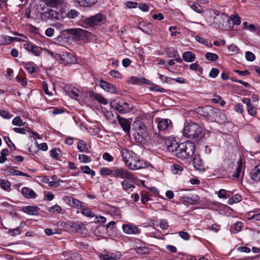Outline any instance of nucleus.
Returning a JSON list of instances; mask_svg holds the SVG:
<instances>
[{
  "instance_id": "obj_38",
  "label": "nucleus",
  "mask_w": 260,
  "mask_h": 260,
  "mask_svg": "<svg viewBox=\"0 0 260 260\" xmlns=\"http://www.w3.org/2000/svg\"><path fill=\"white\" fill-rule=\"evenodd\" d=\"M85 203L81 202L76 199L74 198L71 207L81 209L84 207Z\"/></svg>"
},
{
  "instance_id": "obj_58",
  "label": "nucleus",
  "mask_w": 260,
  "mask_h": 260,
  "mask_svg": "<svg viewBox=\"0 0 260 260\" xmlns=\"http://www.w3.org/2000/svg\"><path fill=\"white\" fill-rule=\"evenodd\" d=\"M62 200L66 204L71 207L74 198L71 196H66L63 197Z\"/></svg>"
},
{
  "instance_id": "obj_37",
  "label": "nucleus",
  "mask_w": 260,
  "mask_h": 260,
  "mask_svg": "<svg viewBox=\"0 0 260 260\" xmlns=\"http://www.w3.org/2000/svg\"><path fill=\"white\" fill-rule=\"evenodd\" d=\"M80 169L82 170L83 173L85 174L90 175L92 177H93L95 175V171L91 170L90 168L87 166H81Z\"/></svg>"
},
{
  "instance_id": "obj_57",
  "label": "nucleus",
  "mask_w": 260,
  "mask_h": 260,
  "mask_svg": "<svg viewBox=\"0 0 260 260\" xmlns=\"http://www.w3.org/2000/svg\"><path fill=\"white\" fill-rule=\"evenodd\" d=\"M245 58L247 60L252 61L255 59V56L252 52L247 51L245 53Z\"/></svg>"
},
{
  "instance_id": "obj_59",
  "label": "nucleus",
  "mask_w": 260,
  "mask_h": 260,
  "mask_svg": "<svg viewBox=\"0 0 260 260\" xmlns=\"http://www.w3.org/2000/svg\"><path fill=\"white\" fill-rule=\"evenodd\" d=\"M60 182H63V181L60 179L57 181H50L48 182V184L50 187L56 188L60 185Z\"/></svg>"
},
{
  "instance_id": "obj_41",
  "label": "nucleus",
  "mask_w": 260,
  "mask_h": 260,
  "mask_svg": "<svg viewBox=\"0 0 260 260\" xmlns=\"http://www.w3.org/2000/svg\"><path fill=\"white\" fill-rule=\"evenodd\" d=\"M7 233L11 236H16L17 235H19L21 234V231L18 227H17L14 229H9L7 232Z\"/></svg>"
},
{
  "instance_id": "obj_29",
  "label": "nucleus",
  "mask_w": 260,
  "mask_h": 260,
  "mask_svg": "<svg viewBox=\"0 0 260 260\" xmlns=\"http://www.w3.org/2000/svg\"><path fill=\"white\" fill-rule=\"evenodd\" d=\"M77 2L80 6L88 7L94 5L98 0H77Z\"/></svg>"
},
{
  "instance_id": "obj_49",
  "label": "nucleus",
  "mask_w": 260,
  "mask_h": 260,
  "mask_svg": "<svg viewBox=\"0 0 260 260\" xmlns=\"http://www.w3.org/2000/svg\"><path fill=\"white\" fill-rule=\"evenodd\" d=\"M79 159L84 163H88L91 161V158L90 157L87 156L84 154H80L79 155Z\"/></svg>"
},
{
  "instance_id": "obj_63",
  "label": "nucleus",
  "mask_w": 260,
  "mask_h": 260,
  "mask_svg": "<svg viewBox=\"0 0 260 260\" xmlns=\"http://www.w3.org/2000/svg\"><path fill=\"white\" fill-rule=\"evenodd\" d=\"M103 158L108 162H111L113 160V157L108 152H105L103 153Z\"/></svg>"
},
{
  "instance_id": "obj_7",
  "label": "nucleus",
  "mask_w": 260,
  "mask_h": 260,
  "mask_svg": "<svg viewBox=\"0 0 260 260\" xmlns=\"http://www.w3.org/2000/svg\"><path fill=\"white\" fill-rule=\"evenodd\" d=\"M110 106L121 114H125L131 111L129 105L126 102H116L113 101L110 103Z\"/></svg>"
},
{
  "instance_id": "obj_9",
  "label": "nucleus",
  "mask_w": 260,
  "mask_h": 260,
  "mask_svg": "<svg viewBox=\"0 0 260 260\" xmlns=\"http://www.w3.org/2000/svg\"><path fill=\"white\" fill-rule=\"evenodd\" d=\"M122 228L123 232L127 235H134L140 233V230L138 228L133 224H122Z\"/></svg>"
},
{
  "instance_id": "obj_47",
  "label": "nucleus",
  "mask_w": 260,
  "mask_h": 260,
  "mask_svg": "<svg viewBox=\"0 0 260 260\" xmlns=\"http://www.w3.org/2000/svg\"><path fill=\"white\" fill-rule=\"evenodd\" d=\"M158 75L159 77V79L162 82H166L168 84H171L172 81H173V79L171 77H167L159 73H158Z\"/></svg>"
},
{
  "instance_id": "obj_60",
  "label": "nucleus",
  "mask_w": 260,
  "mask_h": 260,
  "mask_svg": "<svg viewBox=\"0 0 260 260\" xmlns=\"http://www.w3.org/2000/svg\"><path fill=\"white\" fill-rule=\"evenodd\" d=\"M178 234L184 240H188L190 238V235L187 232L180 231L178 233Z\"/></svg>"
},
{
  "instance_id": "obj_50",
  "label": "nucleus",
  "mask_w": 260,
  "mask_h": 260,
  "mask_svg": "<svg viewBox=\"0 0 260 260\" xmlns=\"http://www.w3.org/2000/svg\"><path fill=\"white\" fill-rule=\"evenodd\" d=\"M12 123L13 124V125L18 126L24 125L25 124V123H23L22 119L19 116L16 117L13 119L12 121Z\"/></svg>"
},
{
  "instance_id": "obj_15",
  "label": "nucleus",
  "mask_w": 260,
  "mask_h": 260,
  "mask_svg": "<svg viewBox=\"0 0 260 260\" xmlns=\"http://www.w3.org/2000/svg\"><path fill=\"white\" fill-rule=\"evenodd\" d=\"M135 180L128 179L123 180L121 182L122 189L126 191H128L129 190L132 191V189L135 188V185L134 184V182Z\"/></svg>"
},
{
  "instance_id": "obj_62",
  "label": "nucleus",
  "mask_w": 260,
  "mask_h": 260,
  "mask_svg": "<svg viewBox=\"0 0 260 260\" xmlns=\"http://www.w3.org/2000/svg\"><path fill=\"white\" fill-rule=\"evenodd\" d=\"M247 111H248V112L249 115L253 116L256 114V110L252 105L248 106L247 107Z\"/></svg>"
},
{
  "instance_id": "obj_17",
  "label": "nucleus",
  "mask_w": 260,
  "mask_h": 260,
  "mask_svg": "<svg viewBox=\"0 0 260 260\" xmlns=\"http://www.w3.org/2000/svg\"><path fill=\"white\" fill-rule=\"evenodd\" d=\"M182 201L191 205H194L200 200V197L197 194L192 195L191 197L183 196L181 197Z\"/></svg>"
},
{
  "instance_id": "obj_32",
  "label": "nucleus",
  "mask_w": 260,
  "mask_h": 260,
  "mask_svg": "<svg viewBox=\"0 0 260 260\" xmlns=\"http://www.w3.org/2000/svg\"><path fill=\"white\" fill-rule=\"evenodd\" d=\"M81 213L84 216L88 217H95V215L93 212H92L86 206V204L85 203L84 207L81 208Z\"/></svg>"
},
{
  "instance_id": "obj_13",
  "label": "nucleus",
  "mask_w": 260,
  "mask_h": 260,
  "mask_svg": "<svg viewBox=\"0 0 260 260\" xmlns=\"http://www.w3.org/2000/svg\"><path fill=\"white\" fill-rule=\"evenodd\" d=\"M138 27L139 29L147 35H150L152 33L153 28L152 24L150 23L141 22L138 24Z\"/></svg>"
},
{
  "instance_id": "obj_14",
  "label": "nucleus",
  "mask_w": 260,
  "mask_h": 260,
  "mask_svg": "<svg viewBox=\"0 0 260 260\" xmlns=\"http://www.w3.org/2000/svg\"><path fill=\"white\" fill-rule=\"evenodd\" d=\"M118 121L122 128L123 130L127 133H128L131 129V123L126 119H124L120 116H117Z\"/></svg>"
},
{
  "instance_id": "obj_43",
  "label": "nucleus",
  "mask_w": 260,
  "mask_h": 260,
  "mask_svg": "<svg viewBox=\"0 0 260 260\" xmlns=\"http://www.w3.org/2000/svg\"><path fill=\"white\" fill-rule=\"evenodd\" d=\"M135 251L138 253L143 254L148 253L149 249L145 246H139L136 247Z\"/></svg>"
},
{
  "instance_id": "obj_27",
  "label": "nucleus",
  "mask_w": 260,
  "mask_h": 260,
  "mask_svg": "<svg viewBox=\"0 0 260 260\" xmlns=\"http://www.w3.org/2000/svg\"><path fill=\"white\" fill-rule=\"evenodd\" d=\"M147 166L148 164L147 161L143 159H141L138 157L135 164H134V166H133L134 167L132 169V170H136L145 168L147 167Z\"/></svg>"
},
{
  "instance_id": "obj_42",
  "label": "nucleus",
  "mask_w": 260,
  "mask_h": 260,
  "mask_svg": "<svg viewBox=\"0 0 260 260\" xmlns=\"http://www.w3.org/2000/svg\"><path fill=\"white\" fill-rule=\"evenodd\" d=\"M24 68L29 74L37 72V70L34 68L32 62H28L25 64Z\"/></svg>"
},
{
  "instance_id": "obj_51",
  "label": "nucleus",
  "mask_w": 260,
  "mask_h": 260,
  "mask_svg": "<svg viewBox=\"0 0 260 260\" xmlns=\"http://www.w3.org/2000/svg\"><path fill=\"white\" fill-rule=\"evenodd\" d=\"M191 8L195 12L198 13H202L203 12V7L197 4H193L191 6Z\"/></svg>"
},
{
  "instance_id": "obj_34",
  "label": "nucleus",
  "mask_w": 260,
  "mask_h": 260,
  "mask_svg": "<svg viewBox=\"0 0 260 260\" xmlns=\"http://www.w3.org/2000/svg\"><path fill=\"white\" fill-rule=\"evenodd\" d=\"M100 174L102 176L110 175L113 177L114 169H110V168L103 167L100 170Z\"/></svg>"
},
{
  "instance_id": "obj_10",
  "label": "nucleus",
  "mask_w": 260,
  "mask_h": 260,
  "mask_svg": "<svg viewBox=\"0 0 260 260\" xmlns=\"http://www.w3.org/2000/svg\"><path fill=\"white\" fill-rule=\"evenodd\" d=\"M74 35L79 40L86 41L90 37L91 33L86 30L77 28L74 30Z\"/></svg>"
},
{
  "instance_id": "obj_48",
  "label": "nucleus",
  "mask_w": 260,
  "mask_h": 260,
  "mask_svg": "<svg viewBox=\"0 0 260 260\" xmlns=\"http://www.w3.org/2000/svg\"><path fill=\"white\" fill-rule=\"evenodd\" d=\"M0 185L2 188L7 190L11 186V183L6 180H1Z\"/></svg>"
},
{
  "instance_id": "obj_46",
  "label": "nucleus",
  "mask_w": 260,
  "mask_h": 260,
  "mask_svg": "<svg viewBox=\"0 0 260 260\" xmlns=\"http://www.w3.org/2000/svg\"><path fill=\"white\" fill-rule=\"evenodd\" d=\"M171 170L174 174H179L183 171V168L180 166L175 164L172 166Z\"/></svg>"
},
{
  "instance_id": "obj_22",
  "label": "nucleus",
  "mask_w": 260,
  "mask_h": 260,
  "mask_svg": "<svg viewBox=\"0 0 260 260\" xmlns=\"http://www.w3.org/2000/svg\"><path fill=\"white\" fill-rule=\"evenodd\" d=\"M133 156H134V152L132 151H129L126 149H123L121 151V156L122 160L125 162V164H127L129 160L131 159Z\"/></svg>"
},
{
  "instance_id": "obj_16",
  "label": "nucleus",
  "mask_w": 260,
  "mask_h": 260,
  "mask_svg": "<svg viewBox=\"0 0 260 260\" xmlns=\"http://www.w3.org/2000/svg\"><path fill=\"white\" fill-rule=\"evenodd\" d=\"M250 178L255 182L260 181V164L255 167L251 170L250 173Z\"/></svg>"
},
{
  "instance_id": "obj_11",
  "label": "nucleus",
  "mask_w": 260,
  "mask_h": 260,
  "mask_svg": "<svg viewBox=\"0 0 260 260\" xmlns=\"http://www.w3.org/2000/svg\"><path fill=\"white\" fill-rule=\"evenodd\" d=\"M23 47L25 49L31 52L36 56H39L42 51V49L41 47L30 43L24 44Z\"/></svg>"
},
{
  "instance_id": "obj_56",
  "label": "nucleus",
  "mask_w": 260,
  "mask_h": 260,
  "mask_svg": "<svg viewBox=\"0 0 260 260\" xmlns=\"http://www.w3.org/2000/svg\"><path fill=\"white\" fill-rule=\"evenodd\" d=\"M109 74L112 77L115 78L121 79L122 78V74L117 71L111 70Z\"/></svg>"
},
{
  "instance_id": "obj_33",
  "label": "nucleus",
  "mask_w": 260,
  "mask_h": 260,
  "mask_svg": "<svg viewBox=\"0 0 260 260\" xmlns=\"http://www.w3.org/2000/svg\"><path fill=\"white\" fill-rule=\"evenodd\" d=\"M45 5L50 7L55 8L59 5L61 0H42Z\"/></svg>"
},
{
  "instance_id": "obj_12",
  "label": "nucleus",
  "mask_w": 260,
  "mask_h": 260,
  "mask_svg": "<svg viewBox=\"0 0 260 260\" xmlns=\"http://www.w3.org/2000/svg\"><path fill=\"white\" fill-rule=\"evenodd\" d=\"M197 112L205 117H210L214 113V109L211 106H206L197 109Z\"/></svg>"
},
{
  "instance_id": "obj_6",
  "label": "nucleus",
  "mask_w": 260,
  "mask_h": 260,
  "mask_svg": "<svg viewBox=\"0 0 260 260\" xmlns=\"http://www.w3.org/2000/svg\"><path fill=\"white\" fill-rule=\"evenodd\" d=\"M113 177L123 180H136V177L132 172L123 168L114 169Z\"/></svg>"
},
{
  "instance_id": "obj_19",
  "label": "nucleus",
  "mask_w": 260,
  "mask_h": 260,
  "mask_svg": "<svg viewBox=\"0 0 260 260\" xmlns=\"http://www.w3.org/2000/svg\"><path fill=\"white\" fill-rule=\"evenodd\" d=\"M39 208L37 206H27L23 207L22 211L29 215H35L38 214Z\"/></svg>"
},
{
  "instance_id": "obj_53",
  "label": "nucleus",
  "mask_w": 260,
  "mask_h": 260,
  "mask_svg": "<svg viewBox=\"0 0 260 260\" xmlns=\"http://www.w3.org/2000/svg\"><path fill=\"white\" fill-rule=\"evenodd\" d=\"M230 18L234 24L239 25L241 23V18L238 15H232L230 16Z\"/></svg>"
},
{
  "instance_id": "obj_55",
  "label": "nucleus",
  "mask_w": 260,
  "mask_h": 260,
  "mask_svg": "<svg viewBox=\"0 0 260 260\" xmlns=\"http://www.w3.org/2000/svg\"><path fill=\"white\" fill-rule=\"evenodd\" d=\"M229 51L233 54H237L239 52L240 49L235 44H231L229 47Z\"/></svg>"
},
{
  "instance_id": "obj_36",
  "label": "nucleus",
  "mask_w": 260,
  "mask_h": 260,
  "mask_svg": "<svg viewBox=\"0 0 260 260\" xmlns=\"http://www.w3.org/2000/svg\"><path fill=\"white\" fill-rule=\"evenodd\" d=\"M242 200V197L241 196L238 194H236L232 197L230 198L228 200V204L229 205H232L234 203L240 202Z\"/></svg>"
},
{
  "instance_id": "obj_64",
  "label": "nucleus",
  "mask_w": 260,
  "mask_h": 260,
  "mask_svg": "<svg viewBox=\"0 0 260 260\" xmlns=\"http://www.w3.org/2000/svg\"><path fill=\"white\" fill-rule=\"evenodd\" d=\"M159 224H160V228L162 230H166L169 227V224H168V221H167V220L164 219L160 220Z\"/></svg>"
},
{
  "instance_id": "obj_30",
  "label": "nucleus",
  "mask_w": 260,
  "mask_h": 260,
  "mask_svg": "<svg viewBox=\"0 0 260 260\" xmlns=\"http://www.w3.org/2000/svg\"><path fill=\"white\" fill-rule=\"evenodd\" d=\"M91 94L93 96L94 99L96 100L99 103L104 105H106L108 104V100L104 98L101 94L94 93L93 92H92L91 93H90V96H91Z\"/></svg>"
},
{
  "instance_id": "obj_5",
  "label": "nucleus",
  "mask_w": 260,
  "mask_h": 260,
  "mask_svg": "<svg viewBox=\"0 0 260 260\" xmlns=\"http://www.w3.org/2000/svg\"><path fill=\"white\" fill-rule=\"evenodd\" d=\"M133 127L136 133L135 138L139 142H142L145 139L147 135V128L144 123L141 120H135Z\"/></svg>"
},
{
  "instance_id": "obj_24",
  "label": "nucleus",
  "mask_w": 260,
  "mask_h": 260,
  "mask_svg": "<svg viewBox=\"0 0 260 260\" xmlns=\"http://www.w3.org/2000/svg\"><path fill=\"white\" fill-rule=\"evenodd\" d=\"M121 254L118 253H108L105 254H102L101 257L103 260H117L120 258Z\"/></svg>"
},
{
  "instance_id": "obj_31",
  "label": "nucleus",
  "mask_w": 260,
  "mask_h": 260,
  "mask_svg": "<svg viewBox=\"0 0 260 260\" xmlns=\"http://www.w3.org/2000/svg\"><path fill=\"white\" fill-rule=\"evenodd\" d=\"M80 91L76 88L73 87L70 89H69L68 94L73 99L76 100L79 99L80 96L79 95Z\"/></svg>"
},
{
  "instance_id": "obj_8",
  "label": "nucleus",
  "mask_w": 260,
  "mask_h": 260,
  "mask_svg": "<svg viewBox=\"0 0 260 260\" xmlns=\"http://www.w3.org/2000/svg\"><path fill=\"white\" fill-rule=\"evenodd\" d=\"M155 120L157 123V127L159 131L169 129L173 126L172 122L169 119L157 118Z\"/></svg>"
},
{
  "instance_id": "obj_39",
  "label": "nucleus",
  "mask_w": 260,
  "mask_h": 260,
  "mask_svg": "<svg viewBox=\"0 0 260 260\" xmlns=\"http://www.w3.org/2000/svg\"><path fill=\"white\" fill-rule=\"evenodd\" d=\"M77 149L81 152L87 151L88 149L86 147V144L85 141L80 140L77 144Z\"/></svg>"
},
{
  "instance_id": "obj_61",
  "label": "nucleus",
  "mask_w": 260,
  "mask_h": 260,
  "mask_svg": "<svg viewBox=\"0 0 260 260\" xmlns=\"http://www.w3.org/2000/svg\"><path fill=\"white\" fill-rule=\"evenodd\" d=\"M79 13L75 10H71L67 14V16L69 18H75Z\"/></svg>"
},
{
  "instance_id": "obj_25",
  "label": "nucleus",
  "mask_w": 260,
  "mask_h": 260,
  "mask_svg": "<svg viewBox=\"0 0 260 260\" xmlns=\"http://www.w3.org/2000/svg\"><path fill=\"white\" fill-rule=\"evenodd\" d=\"M147 81L145 78L133 76L129 78L128 82L133 84L142 85L146 83Z\"/></svg>"
},
{
  "instance_id": "obj_44",
  "label": "nucleus",
  "mask_w": 260,
  "mask_h": 260,
  "mask_svg": "<svg viewBox=\"0 0 260 260\" xmlns=\"http://www.w3.org/2000/svg\"><path fill=\"white\" fill-rule=\"evenodd\" d=\"M138 158V156L134 153V156H133V157L129 160L128 162H127V164L126 165L128 166L129 169L131 170H132L133 168V166H134V164H135L136 161H137V159Z\"/></svg>"
},
{
  "instance_id": "obj_21",
  "label": "nucleus",
  "mask_w": 260,
  "mask_h": 260,
  "mask_svg": "<svg viewBox=\"0 0 260 260\" xmlns=\"http://www.w3.org/2000/svg\"><path fill=\"white\" fill-rule=\"evenodd\" d=\"M133 156H134V152L132 151H129L126 149H123L121 151V156L122 160L125 162V164H127L129 160L131 159Z\"/></svg>"
},
{
  "instance_id": "obj_26",
  "label": "nucleus",
  "mask_w": 260,
  "mask_h": 260,
  "mask_svg": "<svg viewBox=\"0 0 260 260\" xmlns=\"http://www.w3.org/2000/svg\"><path fill=\"white\" fill-rule=\"evenodd\" d=\"M62 56L61 59L68 63H74L77 61L75 56L71 53H66L64 54H62Z\"/></svg>"
},
{
  "instance_id": "obj_54",
  "label": "nucleus",
  "mask_w": 260,
  "mask_h": 260,
  "mask_svg": "<svg viewBox=\"0 0 260 260\" xmlns=\"http://www.w3.org/2000/svg\"><path fill=\"white\" fill-rule=\"evenodd\" d=\"M4 139L6 143L7 144L8 146L11 149L13 150L16 149V147L14 144L11 142L10 139L8 137H4Z\"/></svg>"
},
{
  "instance_id": "obj_23",
  "label": "nucleus",
  "mask_w": 260,
  "mask_h": 260,
  "mask_svg": "<svg viewBox=\"0 0 260 260\" xmlns=\"http://www.w3.org/2000/svg\"><path fill=\"white\" fill-rule=\"evenodd\" d=\"M192 163L196 169L198 170H202L204 169L203 161L200 158V156H195L193 159Z\"/></svg>"
},
{
  "instance_id": "obj_4",
  "label": "nucleus",
  "mask_w": 260,
  "mask_h": 260,
  "mask_svg": "<svg viewBox=\"0 0 260 260\" xmlns=\"http://www.w3.org/2000/svg\"><path fill=\"white\" fill-rule=\"evenodd\" d=\"M40 9L42 11L40 14V17L44 21L58 20L63 17V16L55 10L47 8L45 6L40 5Z\"/></svg>"
},
{
  "instance_id": "obj_45",
  "label": "nucleus",
  "mask_w": 260,
  "mask_h": 260,
  "mask_svg": "<svg viewBox=\"0 0 260 260\" xmlns=\"http://www.w3.org/2000/svg\"><path fill=\"white\" fill-rule=\"evenodd\" d=\"M62 210V209L60 206L58 205H55L54 206L50 207L48 211L49 212L53 213H60Z\"/></svg>"
},
{
  "instance_id": "obj_40",
  "label": "nucleus",
  "mask_w": 260,
  "mask_h": 260,
  "mask_svg": "<svg viewBox=\"0 0 260 260\" xmlns=\"http://www.w3.org/2000/svg\"><path fill=\"white\" fill-rule=\"evenodd\" d=\"M205 57L207 60L211 61H216L218 58V56L216 54L211 52L206 53Z\"/></svg>"
},
{
  "instance_id": "obj_20",
  "label": "nucleus",
  "mask_w": 260,
  "mask_h": 260,
  "mask_svg": "<svg viewBox=\"0 0 260 260\" xmlns=\"http://www.w3.org/2000/svg\"><path fill=\"white\" fill-rule=\"evenodd\" d=\"M21 192L22 195L27 199H34L36 197V193L34 191L26 187H23Z\"/></svg>"
},
{
  "instance_id": "obj_35",
  "label": "nucleus",
  "mask_w": 260,
  "mask_h": 260,
  "mask_svg": "<svg viewBox=\"0 0 260 260\" xmlns=\"http://www.w3.org/2000/svg\"><path fill=\"white\" fill-rule=\"evenodd\" d=\"M50 153L51 156L55 160L59 159V157L61 155V152L58 148L51 149Z\"/></svg>"
},
{
  "instance_id": "obj_1",
  "label": "nucleus",
  "mask_w": 260,
  "mask_h": 260,
  "mask_svg": "<svg viewBox=\"0 0 260 260\" xmlns=\"http://www.w3.org/2000/svg\"><path fill=\"white\" fill-rule=\"evenodd\" d=\"M167 150L174 156L181 160H185L191 158L194 152L195 145L190 141L178 144L175 142H169L166 144Z\"/></svg>"
},
{
  "instance_id": "obj_3",
  "label": "nucleus",
  "mask_w": 260,
  "mask_h": 260,
  "mask_svg": "<svg viewBox=\"0 0 260 260\" xmlns=\"http://www.w3.org/2000/svg\"><path fill=\"white\" fill-rule=\"evenodd\" d=\"M105 21L104 15L98 13L90 17H86L81 21L82 25L85 28H94L103 24Z\"/></svg>"
},
{
  "instance_id": "obj_52",
  "label": "nucleus",
  "mask_w": 260,
  "mask_h": 260,
  "mask_svg": "<svg viewBox=\"0 0 260 260\" xmlns=\"http://www.w3.org/2000/svg\"><path fill=\"white\" fill-rule=\"evenodd\" d=\"M190 69L193 71H198L201 73H202V68L197 63H192L190 65Z\"/></svg>"
},
{
  "instance_id": "obj_2",
  "label": "nucleus",
  "mask_w": 260,
  "mask_h": 260,
  "mask_svg": "<svg viewBox=\"0 0 260 260\" xmlns=\"http://www.w3.org/2000/svg\"><path fill=\"white\" fill-rule=\"evenodd\" d=\"M182 134L189 139L198 141L203 138L205 133L203 128L200 125L191 122L184 126Z\"/></svg>"
},
{
  "instance_id": "obj_28",
  "label": "nucleus",
  "mask_w": 260,
  "mask_h": 260,
  "mask_svg": "<svg viewBox=\"0 0 260 260\" xmlns=\"http://www.w3.org/2000/svg\"><path fill=\"white\" fill-rule=\"evenodd\" d=\"M182 58L186 62H193L196 59V55L190 51H186L183 53Z\"/></svg>"
},
{
  "instance_id": "obj_18",
  "label": "nucleus",
  "mask_w": 260,
  "mask_h": 260,
  "mask_svg": "<svg viewBox=\"0 0 260 260\" xmlns=\"http://www.w3.org/2000/svg\"><path fill=\"white\" fill-rule=\"evenodd\" d=\"M100 86L102 89L106 91L113 92L115 90V88L113 85L103 80H101L100 81Z\"/></svg>"
}]
</instances>
